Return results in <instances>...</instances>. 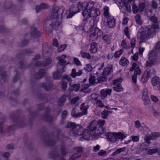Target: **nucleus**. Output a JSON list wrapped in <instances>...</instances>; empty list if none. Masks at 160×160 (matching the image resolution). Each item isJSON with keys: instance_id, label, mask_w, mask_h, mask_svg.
Segmentation results:
<instances>
[{"instance_id": "obj_1", "label": "nucleus", "mask_w": 160, "mask_h": 160, "mask_svg": "<svg viewBox=\"0 0 160 160\" xmlns=\"http://www.w3.org/2000/svg\"><path fill=\"white\" fill-rule=\"evenodd\" d=\"M149 19L152 22V26H146L140 28L137 33V38L141 42H143L153 37L156 33L155 29L158 28V24L157 18L152 16Z\"/></svg>"}, {"instance_id": "obj_2", "label": "nucleus", "mask_w": 160, "mask_h": 160, "mask_svg": "<svg viewBox=\"0 0 160 160\" xmlns=\"http://www.w3.org/2000/svg\"><path fill=\"white\" fill-rule=\"evenodd\" d=\"M64 10V7H55L52 10L53 14L51 17H48L45 20V27L46 28L50 27V28L52 29L54 26V22H55V19H57V20L54 25L58 26L60 25L62 21V14Z\"/></svg>"}, {"instance_id": "obj_3", "label": "nucleus", "mask_w": 160, "mask_h": 160, "mask_svg": "<svg viewBox=\"0 0 160 160\" xmlns=\"http://www.w3.org/2000/svg\"><path fill=\"white\" fill-rule=\"evenodd\" d=\"M94 4L92 2H88L87 5L88 10H84L82 12L84 19L83 21H87L89 17L95 18L100 15V12L98 9L93 7Z\"/></svg>"}, {"instance_id": "obj_4", "label": "nucleus", "mask_w": 160, "mask_h": 160, "mask_svg": "<svg viewBox=\"0 0 160 160\" xmlns=\"http://www.w3.org/2000/svg\"><path fill=\"white\" fill-rule=\"evenodd\" d=\"M67 128H71V132L76 137L82 135V134L83 128L80 125H76L74 122H68L67 126Z\"/></svg>"}, {"instance_id": "obj_5", "label": "nucleus", "mask_w": 160, "mask_h": 160, "mask_svg": "<svg viewBox=\"0 0 160 160\" xmlns=\"http://www.w3.org/2000/svg\"><path fill=\"white\" fill-rule=\"evenodd\" d=\"M66 58V56L64 55L57 57V59L59 61L58 63V70L62 69V70L61 71L62 72H64L66 70L65 66L69 63L68 62H67L65 60Z\"/></svg>"}, {"instance_id": "obj_6", "label": "nucleus", "mask_w": 160, "mask_h": 160, "mask_svg": "<svg viewBox=\"0 0 160 160\" xmlns=\"http://www.w3.org/2000/svg\"><path fill=\"white\" fill-rule=\"evenodd\" d=\"M155 74V72L154 69L152 68H148L145 71L141 80L143 82H146L149 78H150L151 75H154Z\"/></svg>"}, {"instance_id": "obj_7", "label": "nucleus", "mask_w": 160, "mask_h": 160, "mask_svg": "<svg viewBox=\"0 0 160 160\" xmlns=\"http://www.w3.org/2000/svg\"><path fill=\"white\" fill-rule=\"evenodd\" d=\"M157 54V52L155 50L152 51L149 53V62L147 61L146 66L150 67L154 63L156 59Z\"/></svg>"}, {"instance_id": "obj_8", "label": "nucleus", "mask_w": 160, "mask_h": 160, "mask_svg": "<svg viewBox=\"0 0 160 160\" xmlns=\"http://www.w3.org/2000/svg\"><path fill=\"white\" fill-rule=\"evenodd\" d=\"M46 82H44L42 84L41 86L46 90H50L52 88V82L51 78L49 77L46 78Z\"/></svg>"}, {"instance_id": "obj_9", "label": "nucleus", "mask_w": 160, "mask_h": 160, "mask_svg": "<svg viewBox=\"0 0 160 160\" xmlns=\"http://www.w3.org/2000/svg\"><path fill=\"white\" fill-rule=\"evenodd\" d=\"M159 136V133L158 132L152 133L151 135L147 134L144 138V140L147 143L149 144L151 140H154Z\"/></svg>"}, {"instance_id": "obj_10", "label": "nucleus", "mask_w": 160, "mask_h": 160, "mask_svg": "<svg viewBox=\"0 0 160 160\" xmlns=\"http://www.w3.org/2000/svg\"><path fill=\"white\" fill-rule=\"evenodd\" d=\"M41 34L40 32L37 29L34 27H32L30 33L26 35V37L29 38V37H39Z\"/></svg>"}, {"instance_id": "obj_11", "label": "nucleus", "mask_w": 160, "mask_h": 160, "mask_svg": "<svg viewBox=\"0 0 160 160\" xmlns=\"http://www.w3.org/2000/svg\"><path fill=\"white\" fill-rule=\"evenodd\" d=\"M4 66L0 67V82L3 83L5 81L7 77Z\"/></svg>"}, {"instance_id": "obj_12", "label": "nucleus", "mask_w": 160, "mask_h": 160, "mask_svg": "<svg viewBox=\"0 0 160 160\" xmlns=\"http://www.w3.org/2000/svg\"><path fill=\"white\" fill-rule=\"evenodd\" d=\"M122 5H120L119 7L120 10L124 13L126 12V11L128 12H131L132 9L129 2L127 3H122Z\"/></svg>"}, {"instance_id": "obj_13", "label": "nucleus", "mask_w": 160, "mask_h": 160, "mask_svg": "<svg viewBox=\"0 0 160 160\" xmlns=\"http://www.w3.org/2000/svg\"><path fill=\"white\" fill-rule=\"evenodd\" d=\"M105 131V129L103 127H97L96 128L95 135L93 137V138L97 139L99 137V135L103 133Z\"/></svg>"}, {"instance_id": "obj_14", "label": "nucleus", "mask_w": 160, "mask_h": 160, "mask_svg": "<svg viewBox=\"0 0 160 160\" xmlns=\"http://www.w3.org/2000/svg\"><path fill=\"white\" fill-rule=\"evenodd\" d=\"M107 25L110 28L114 27L116 25L115 19L113 17L108 16L107 19Z\"/></svg>"}, {"instance_id": "obj_15", "label": "nucleus", "mask_w": 160, "mask_h": 160, "mask_svg": "<svg viewBox=\"0 0 160 160\" xmlns=\"http://www.w3.org/2000/svg\"><path fill=\"white\" fill-rule=\"evenodd\" d=\"M97 127V121L95 120L93 121L88 125V130L91 132L92 134H95L96 128Z\"/></svg>"}, {"instance_id": "obj_16", "label": "nucleus", "mask_w": 160, "mask_h": 160, "mask_svg": "<svg viewBox=\"0 0 160 160\" xmlns=\"http://www.w3.org/2000/svg\"><path fill=\"white\" fill-rule=\"evenodd\" d=\"M91 132L88 129H84L83 130L82 132V137L83 138L86 140H88L90 139V137L91 136L93 138V137L94 136V134H92L91 133Z\"/></svg>"}, {"instance_id": "obj_17", "label": "nucleus", "mask_w": 160, "mask_h": 160, "mask_svg": "<svg viewBox=\"0 0 160 160\" xmlns=\"http://www.w3.org/2000/svg\"><path fill=\"white\" fill-rule=\"evenodd\" d=\"M112 90L111 89H107L106 90L102 89L100 91V96L102 99H104L107 96L110 95Z\"/></svg>"}, {"instance_id": "obj_18", "label": "nucleus", "mask_w": 160, "mask_h": 160, "mask_svg": "<svg viewBox=\"0 0 160 160\" xmlns=\"http://www.w3.org/2000/svg\"><path fill=\"white\" fill-rule=\"evenodd\" d=\"M112 72V66L110 65L107 66L106 68H104L102 73L103 76H106L111 74Z\"/></svg>"}, {"instance_id": "obj_19", "label": "nucleus", "mask_w": 160, "mask_h": 160, "mask_svg": "<svg viewBox=\"0 0 160 160\" xmlns=\"http://www.w3.org/2000/svg\"><path fill=\"white\" fill-rule=\"evenodd\" d=\"M49 6L45 3H42L40 5H37L36 7V10L37 13L41 12L42 10L45 9L49 8Z\"/></svg>"}, {"instance_id": "obj_20", "label": "nucleus", "mask_w": 160, "mask_h": 160, "mask_svg": "<svg viewBox=\"0 0 160 160\" xmlns=\"http://www.w3.org/2000/svg\"><path fill=\"white\" fill-rule=\"evenodd\" d=\"M106 136L109 140L112 142H114L116 141V136L115 133H105Z\"/></svg>"}, {"instance_id": "obj_21", "label": "nucleus", "mask_w": 160, "mask_h": 160, "mask_svg": "<svg viewBox=\"0 0 160 160\" xmlns=\"http://www.w3.org/2000/svg\"><path fill=\"white\" fill-rule=\"evenodd\" d=\"M52 60L50 58H48L47 59L45 62L42 63V62L39 61H38L36 62V63H35L36 65H37V66H47L49 64H50L52 62Z\"/></svg>"}, {"instance_id": "obj_22", "label": "nucleus", "mask_w": 160, "mask_h": 160, "mask_svg": "<svg viewBox=\"0 0 160 160\" xmlns=\"http://www.w3.org/2000/svg\"><path fill=\"white\" fill-rule=\"evenodd\" d=\"M45 73L46 72L45 70L40 69L38 72L35 74V78L36 79H40L43 77Z\"/></svg>"}, {"instance_id": "obj_23", "label": "nucleus", "mask_w": 160, "mask_h": 160, "mask_svg": "<svg viewBox=\"0 0 160 160\" xmlns=\"http://www.w3.org/2000/svg\"><path fill=\"white\" fill-rule=\"evenodd\" d=\"M98 45L95 42H93L91 43L89 48L90 52L92 53H94L97 51Z\"/></svg>"}, {"instance_id": "obj_24", "label": "nucleus", "mask_w": 160, "mask_h": 160, "mask_svg": "<svg viewBox=\"0 0 160 160\" xmlns=\"http://www.w3.org/2000/svg\"><path fill=\"white\" fill-rule=\"evenodd\" d=\"M87 4H85L84 3L82 2H79L77 4V8L78 9V12H79L81 10H82V12H83L84 10H88L87 6Z\"/></svg>"}, {"instance_id": "obj_25", "label": "nucleus", "mask_w": 160, "mask_h": 160, "mask_svg": "<svg viewBox=\"0 0 160 160\" xmlns=\"http://www.w3.org/2000/svg\"><path fill=\"white\" fill-rule=\"evenodd\" d=\"M62 70V69L58 70H58L53 73V78L55 79H59L61 78L62 74L63 72H61Z\"/></svg>"}, {"instance_id": "obj_26", "label": "nucleus", "mask_w": 160, "mask_h": 160, "mask_svg": "<svg viewBox=\"0 0 160 160\" xmlns=\"http://www.w3.org/2000/svg\"><path fill=\"white\" fill-rule=\"evenodd\" d=\"M82 73V70H79L78 72H77L75 68H73L72 71V73L71 76L73 78H75L77 76H79L81 75Z\"/></svg>"}, {"instance_id": "obj_27", "label": "nucleus", "mask_w": 160, "mask_h": 160, "mask_svg": "<svg viewBox=\"0 0 160 160\" xmlns=\"http://www.w3.org/2000/svg\"><path fill=\"white\" fill-rule=\"evenodd\" d=\"M129 61L125 57H122L119 61V64L122 66H126L129 63Z\"/></svg>"}, {"instance_id": "obj_28", "label": "nucleus", "mask_w": 160, "mask_h": 160, "mask_svg": "<svg viewBox=\"0 0 160 160\" xmlns=\"http://www.w3.org/2000/svg\"><path fill=\"white\" fill-rule=\"evenodd\" d=\"M88 108V106H85V103H83L82 104L80 107V109L81 110H83L82 112L83 115H86L87 114V109Z\"/></svg>"}, {"instance_id": "obj_29", "label": "nucleus", "mask_w": 160, "mask_h": 160, "mask_svg": "<svg viewBox=\"0 0 160 160\" xmlns=\"http://www.w3.org/2000/svg\"><path fill=\"white\" fill-rule=\"evenodd\" d=\"M58 156V154L56 152H51L49 154V157L50 158H55L54 160H58L57 158ZM60 160H65L64 158H61L60 159Z\"/></svg>"}, {"instance_id": "obj_30", "label": "nucleus", "mask_w": 160, "mask_h": 160, "mask_svg": "<svg viewBox=\"0 0 160 160\" xmlns=\"http://www.w3.org/2000/svg\"><path fill=\"white\" fill-rule=\"evenodd\" d=\"M13 6L11 0H7L4 3V7L6 9L11 8Z\"/></svg>"}, {"instance_id": "obj_31", "label": "nucleus", "mask_w": 160, "mask_h": 160, "mask_svg": "<svg viewBox=\"0 0 160 160\" xmlns=\"http://www.w3.org/2000/svg\"><path fill=\"white\" fill-rule=\"evenodd\" d=\"M80 54L81 55L82 57L84 58H86L88 59H90L91 58V57L93 58V56H92L91 57L90 54L89 53L83 52L82 51H81Z\"/></svg>"}, {"instance_id": "obj_32", "label": "nucleus", "mask_w": 160, "mask_h": 160, "mask_svg": "<svg viewBox=\"0 0 160 160\" xmlns=\"http://www.w3.org/2000/svg\"><path fill=\"white\" fill-rule=\"evenodd\" d=\"M80 88V84H73L70 86V89L71 91H72L74 90L77 92L78 91Z\"/></svg>"}, {"instance_id": "obj_33", "label": "nucleus", "mask_w": 160, "mask_h": 160, "mask_svg": "<svg viewBox=\"0 0 160 160\" xmlns=\"http://www.w3.org/2000/svg\"><path fill=\"white\" fill-rule=\"evenodd\" d=\"M43 119L46 121H51L52 120V116L48 114H46L43 116Z\"/></svg>"}, {"instance_id": "obj_34", "label": "nucleus", "mask_w": 160, "mask_h": 160, "mask_svg": "<svg viewBox=\"0 0 160 160\" xmlns=\"http://www.w3.org/2000/svg\"><path fill=\"white\" fill-rule=\"evenodd\" d=\"M4 120L3 118H0V133H2L4 131Z\"/></svg>"}, {"instance_id": "obj_35", "label": "nucleus", "mask_w": 160, "mask_h": 160, "mask_svg": "<svg viewBox=\"0 0 160 160\" xmlns=\"http://www.w3.org/2000/svg\"><path fill=\"white\" fill-rule=\"evenodd\" d=\"M66 96L63 95L59 99L58 102L61 106H62L64 105V103L66 100Z\"/></svg>"}, {"instance_id": "obj_36", "label": "nucleus", "mask_w": 160, "mask_h": 160, "mask_svg": "<svg viewBox=\"0 0 160 160\" xmlns=\"http://www.w3.org/2000/svg\"><path fill=\"white\" fill-rule=\"evenodd\" d=\"M159 81V78L158 77L153 78L151 80V82L153 86H156Z\"/></svg>"}, {"instance_id": "obj_37", "label": "nucleus", "mask_w": 160, "mask_h": 160, "mask_svg": "<svg viewBox=\"0 0 160 160\" xmlns=\"http://www.w3.org/2000/svg\"><path fill=\"white\" fill-rule=\"evenodd\" d=\"M89 84H86L84 85L83 87L81 89V91L84 92H89L90 90L88 89V88L89 86Z\"/></svg>"}, {"instance_id": "obj_38", "label": "nucleus", "mask_w": 160, "mask_h": 160, "mask_svg": "<svg viewBox=\"0 0 160 160\" xmlns=\"http://www.w3.org/2000/svg\"><path fill=\"white\" fill-rule=\"evenodd\" d=\"M135 20L137 23L139 25H141L142 21L141 16L139 14H137L135 16Z\"/></svg>"}, {"instance_id": "obj_39", "label": "nucleus", "mask_w": 160, "mask_h": 160, "mask_svg": "<svg viewBox=\"0 0 160 160\" xmlns=\"http://www.w3.org/2000/svg\"><path fill=\"white\" fill-rule=\"evenodd\" d=\"M132 12L133 13H136L139 11V8L134 4V2L132 3Z\"/></svg>"}, {"instance_id": "obj_40", "label": "nucleus", "mask_w": 160, "mask_h": 160, "mask_svg": "<svg viewBox=\"0 0 160 160\" xmlns=\"http://www.w3.org/2000/svg\"><path fill=\"white\" fill-rule=\"evenodd\" d=\"M114 91L117 92H120L123 91V89L122 85L114 86L113 87Z\"/></svg>"}, {"instance_id": "obj_41", "label": "nucleus", "mask_w": 160, "mask_h": 160, "mask_svg": "<svg viewBox=\"0 0 160 160\" xmlns=\"http://www.w3.org/2000/svg\"><path fill=\"white\" fill-rule=\"evenodd\" d=\"M60 150L62 156H64L67 155V152L66 151L67 148H65L64 145H62L61 146Z\"/></svg>"}, {"instance_id": "obj_42", "label": "nucleus", "mask_w": 160, "mask_h": 160, "mask_svg": "<svg viewBox=\"0 0 160 160\" xmlns=\"http://www.w3.org/2000/svg\"><path fill=\"white\" fill-rule=\"evenodd\" d=\"M122 78H119L115 80H113V85L114 86L121 85L120 84V83L122 82Z\"/></svg>"}, {"instance_id": "obj_43", "label": "nucleus", "mask_w": 160, "mask_h": 160, "mask_svg": "<svg viewBox=\"0 0 160 160\" xmlns=\"http://www.w3.org/2000/svg\"><path fill=\"white\" fill-rule=\"evenodd\" d=\"M125 148H126L125 147H123L121 148H118L112 153V155L113 156H115L121 152L124 151L125 150Z\"/></svg>"}, {"instance_id": "obj_44", "label": "nucleus", "mask_w": 160, "mask_h": 160, "mask_svg": "<svg viewBox=\"0 0 160 160\" xmlns=\"http://www.w3.org/2000/svg\"><path fill=\"white\" fill-rule=\"evenodd\" d=\"M109 112H111L108 111L107 110H105L103 111L101 113V117L102 118L104 119H106L107 116L108 115Z\"/></svg>"}, {"instance_id": "obj_45", "label": "nucleus", "mask_w": 160, "mask_h": 160, "mask_svg": "<svg viewBox=\"0 0 160 160\" xmlns=\"http://www.w3.org/2000/svg\"><path fill=\"white\" fill-rule=\"evenodd\" d=\"M109 8L107 6H105L103 9V15L105 17L110 16L109 14Z\"/></svg>"}, {"instance_id": "obj_46", "label": "nucleus", "mask_w": 160, "mask_h": 160, "mask_svg": "<svg viewBox=\"0 0 160 160\" xmlns=\"http://www.w3.org/2000/svg\"><path fill=\"white\" fill-rule=\"evenodd\" d=\"M122 52L123 51L122 49L116 52L114 54V57L115 58L119 57L120 55L122 53Z\"/></svg>"}, {"instance_id": "obj_47", "label": "nucleus", "mask_w": 160, "mask_h": 160, "mask_svg": "<svg viewBox=\"0 0 160 160\" xmlns=\"http://www.w3.org/2000/svg\"><path fill=\"white\" fill-rule=\"evenodd\" d=\"M94 32L98 38L101 36L102 35V32L98 28L96 29Z\"/></svg>"}, {"instance_id": "obj_48", "label": "nucleus", "mask_w": 160, "mask_h": 160, "mask_svg": "<svg viewBox=\"0 0 160 160\" xmlns=\"http://www.w3.org/2000/svg\"><path fill=\"white\" fill-rule=\"evenodd\" d=\"M142 98L149 97L148 96V92L146 88H144L142 91Z\"/></svg>"}, {"instance_id": "obj_49", "label": "nucleus", "mask_w": 160, "mask_h": 160, "mask_svg": "<svg viewBox=\"0 0 160 160\" xmlns=\"http://www.w3.org/2000/svg\"><path fill=\"white\" fill-rule=\"evenodd\" d=\"M5 148L7 150L13 149L15 148V146L14 144L11 143L7 145L6 146Z\"/></svg>"}, {"instance_id": "obj_50", "label": "nucleus", "mask_w": 160, "mask_h": 160, "mask_svg": "<svg viewBox=\"0 0 160 160\" xmlns=\"http://www.w3.org/2000/svg\"><path fill=\"white\" fill-rule=\"evenodd\" d=\"M89 83L94 84L97 82H96L95 77L93 76H91L89 79Z\"/></svg>"}, {"instance_id": "obj_51", "label": "nucleus", "mask_w": 160, "mask_h": 160, "mask_svg": "<svg viewBox=\"0 0 160 160\" xmlns=\"http://www.w3.org/2000/svg\"><path fill=\"white\" fill-rule=\"evenodd\" d=\"M116 136V139H121L122 140L124 138H123V135L121 132H118V133H115Z\"/></svg>"}, {"instance_id": "obj_52", "label": "nucleus", "mask_w": 160, "mask_h": 160, "mask_svg": "<svg viewBox=\"0 0 160 160\" xmlns=\"http://www.w3.org/2000/svg\"><path fill=\"white\" fill-rule=\"evenodd\" d=\"M158 151V149L156 148L149 149L148 151V154L149 155L153 154L157 152Z\"/></svg>"}, {"instance_id": "obj_53", "label": "nucleus", "mask_w": 160, "mask_h": 160, "mask_svg": "<svg viewBox=\"0 0 160 160\" xmlns=\"http://www.w3.org/2000/svg\"><path fill=\"white\" fill-rule=\"evenodd\" d=\"M107 78L106 77V76L100 77L98 78V82L99 83H101L103 82H104L107 80Z\"/></svg>"}, {"instance_id": "obj_54", "label": "nucleus", "mask_w": 160, "mask_h": 160, "mask_svg": "<svg viewBox=\"0 0 160 160\" xmlns=\"http://www.w3.org/2000/svg\"><path fill=\"white\" fill-rule=\"evenodd\" d=\"M142 72L141 69L138 67L134 69V74H136V75L137 76L140 75Z\"/></svg>"}, {"instance_id": "obj_55", "label": "nucleus", "mask_w": 160, "mask_h": 160, "mask_svg": "<svg viewBox=\"0 0 160 160\" xmlns=\"http://www.w3.org/2000/svg\"><path fill=\"white\" fill-rule=\"evenodd\" d=\"M49 48L46 45H43L42 46V52L43 53H46L49 51Z\"/></svg>"}, {"instance_id": "obj_56", "label": "nucleus", "mask_w": 160, "mask_h": 160, "mask_svg": "<svg viewBox=\"0 0 160 160\" xmlns=\"http://www.w3.org/2000/svg\"><path fill=\"white\" fill-rule=\"evenodd\" d=\"M105 121L104 120H99L97 121V127H102L104 124Z\"/></svg>"}, {"instance_id": "obj_57", "label": "nucleus", "mask_w": 160, "mask_h": 160, "mask_svg": "<svg viewBox=\"0 0 160 160\" xmlns=\"http://www.w3.org/2000/svg\"><path fill=\"white\" fill-rule=\"evenodd\" d=\"M97 36L95 33V32L92 34L90 36V39L92 41H94L98 38Z\"/></svg>"}, {"instance_id": "obj_58", "label": "nucleus", "mask_w": 160, "mask_h": 160, "mask_svg": "<svg viewBox=\"0 0 160 160\" xmlns=\"http://www.w3.org/2000/svg\"><path fill=\"white\" fill-rule=\"evenodd\" d=\"M96 105L101 108H103L105 107L102 102L100 100H97L96 103Z\"/></svg>"}, {"instance_id": "obj_59", "label": "nucleus", "mask_w": 160, "mask_h": 160, "mask_svg": "<svg viewBox=\"0 0 160 160\" xmlns=\"http://www.w3.org/2000/svg\"><path fill=\"white\" fill-rule=\"evenodd\" d=\"M57 138L58 139H59L60 140H61L62 141H63V139L65 138L64 136L60 132H58Z\"/></svg>"}, {"instance_id": "obj_60", "label": "nucleus", "mask_w": 160, "mask_h": 160, "mask_svg": "<svg viewBox=\"0 0 160 160\" xmlns=\"http://www.w3.org/2000/svg\"><path fill=\"white\" fill-rule=\"evenodd\" d=\"M103 39L108 43H109L110 42V38L107 35H105L102 37Z\"/></svg>"}, {"instance_id": "obj_61", "label": "nucleus", "mask_w": 160, "mask_h": 160, "mask_svg": "<svg viewBox=\"0 0 160 160\" xmlns=\"http://www.w3.org/2000/svg\"><path fill=\"white\" fill-rule=\"evenodd\" d=\"M145 6V3H142L139 5V11L142 12L143 11L144 8Z\"/></svg>"}, {"instance_id": "obj_62", "label": "nucleus", "mask_w": 160, "mask_h": 160, "mask_svg": "<svg viewBox=\"0 0 160 160\" xmlns=\"http://www.w3.org/2000/svg\"><path fill=\"white\" fill-rule=\"evenodd\" d=\"M79 99H80L78 97H75L71 100V103L73 104H75L76 102L78 101Z\"/></svg>"}, {"instance_id": "obj_63", "label": "nucleus", "mask_w": 160, "mask_h": 160, "mask_svg": "<svg viewBox=\"0 0 160 160\" xmlns=\"http://www.w3.org/2000/svg\"><path fill=\"white\" fill-rule=\"evenodd\" d=\"M66 47V44L60 45L58 49V52H61L63 51Z\"/></svg>"}, {"instance_id": "obj_64", "label": "nucleus", "mask_w": 160, "mask_h": 160, "mask_svg": "<svg viewBox=\"0 0 160 160\" xmlns=\"http://www.w3.org/2000/svg\"><path fill=\"white\" fill-rule=\"evenodd\" d=\"M131 138L132 141L133 142H138L139 138V137L138 136H134L132 135L131 136Z\"/></svg>"}]
</instances>
